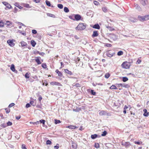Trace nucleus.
Masks as SVG:
<instances>
[{
    "instance_id": "obj_1",
    "label": "nucleus",
    "mask_w": 149,
    "mask_h": 149,
    "mask_svg": "<svg viewBox=\"0 0 149 149\" xmlns=\"http://www.w3.org/2000/svg\"><path fill=\"white\" fill-rule=\"evenodd\" d=\"M86 25L84 23H80L76 28V29L78 30H81L85 29Z\"/></svg>"
},
{
    "instance_id": "obj_2",
    "label": "nucleus",
    "mask_w": 149,
    "mask_h": 149,
    "mask_svg": "<svg viewBox=\"0 0 149 149\" xmlns=\"http://www.w3.org/2000/svg\"><path fill=\"white\" fill-rule=\"evenodd\" d=\"M122 67L125 69H128L130 66V63L127 62H123L121 65Z\"/></svg>"
},
{
    "instance_id": "obj_3",
    "label": "nucleus",
    "mask_w": 149,
    "mask_h": 149,
    "mask_svg": "<svg viewBox=\"0 0 149 149\" xmlns=\"http://www.w3.org/2000/svg\"><path fill=\"white\" fill-rule=\"evenodd\" d=\"M122 145L124 146L126 148H128L130 147V144L129 142H125V141H122L121 143Z\"/></svg>"
},
{
    "instance_id": "obj_4",
    "label": "nucleus",
    "mask_w": 149,
    "mask_h": 149,
    "mask_svg": "<svg viewBox=\"0 0 149 149\" xmlns=\"http://www.w3.org/2000/svg\"><path fill=\"white\" fill-rule=\"evenodd\" d=\"M50 84L52 85H56L59 86H61L62 85L59 82L56 81H52L50 83Z\"/></svg>"
},
{
    "instance_id": "obj_5",
    "label": "nucleus",
    "mask_w": 149,
    "mask_h": 149,
    "mask_svg": "<svg viewBox=\"0 0 149 149\" xmlns=\"http://www.w3.org/2000/svg\"><path fill=\"white\" fill-rule=\"evenodd\" d=\"M7 43L11 47L13 46L15 44L13 42V41L10 40H9L7 41Z\"/></svg>"
},
{
    "instance_id": "obj_6",
    "label": "nucleus",
    "mask_w": 149,
    "mask_h": 149,
    "mask_svg": "<svg viewBox=\"0 0 149 149\" xmlns=\"http://www.w3.org/2000/svg\"><path fill=\"white\" fill-rule=\"evenodd\" d=\"M2 3L8 9H10L12 7L9 4L6 2H3Z\"/></svg>"
},
{
    "instance_id": "obj_7",
    "label": "nucleus",
    "mask_w": 149,
    "mask_h": 149,
    "mask_svg": "<svg viewBox=\"0 0 149 149\" xmlns=\"http://www.w3.org/2000/svg\"><path fill=\"white\" fill-rule=\"evenodd\" d=\"M74 17L76 20L78 21L81 19V16L79 14H76L75 15Z\"/></svg>"
},
{
    "instance_id": "obj_8",
    "label": "nucleus",
    "mask_w": 149,
    "mask_h": 149,
    "mask_svg": "<svg viewBox=\"0 0 149 149\" xmlns=\"http://www.w3.org/2000/svg\"><path fill=\"white\" fill-rule=\"evenodd\" d=\"M114 53H112L109 52H107L106 53V55L108 57H111L113 56Z\"/></svg>"
},
{
    "instance_id": "obj_9",
    "label": "nucleus",
    "mask_w": 149,
    "mask_h": 149,
    "mask_svg": "<svg viewBox=\"0 0 149 149\" xmlns=\"http://www.w3.org/2000/svg\"><path fill=\"white\" fill-rule=\"evenodd\" d=\"M98 35V33L97 31H94L93 32V33L92 35L93 37H97Z\"/></svg>"
},
{
    "instance_id": "obj_10",
    "label": "nucleus",
    "mask_w": 149,
    "mask_h": 149,
    "mask_svg": "<svg viewBox=\"0 0 149 149\" xmlns=\"http://www.w3.org/2000/svg\"><path fill=\"white\" fill-rule=\"evenodd\" d=\"M77 148V144L74 143H72L71 147V149H76Z\"/></svg>"
},
{
    "instance_id": "obj_11",
    "label": "nucleus",
    "mask_w": 149,
    "mask_h": 149,
    "mask_svg": "<svg viewBox=\"0 0 149 149\" xmlns=\"http://www.w3.org/2000/svg\"><path fill=\"white\" fill-rule=\"evenodd\" d=\"M143 111L144 112L143 115L144 116H148L149 115V112H148L147 110L146 109H144Z\"/></svg>"
},
{
    "instance_id": "obj_12",
    "label": "nucleus",
    "mask_w": 149,
    "mask_h": 149,
    "mask_svg": "<svg viewBox=\"0 0 149 149\" xmlns=\"http://www.w3.org/2000/svg\"><path fill=\"white\" fill-rule=\"evenodd\" d=\"M30 103L33 106H35L36 104V100H35L34 101H31Z\"/></svg>"
},
{
    "instance_id": "obj_13",
    "label": "nucleus",
    "mask_w": 149,
    "mask_h": 149,
    "mask_svg": "<svg viewBox=\"0 0 149 149\" xmlns=\"http://www.w3.org/2000/svg\"><path fill=\"white\" fill-rule=\"evenodd\" d=\"M19 44H21V45L22 47L25 46L27 45L26 43L23 41L20 42Z\"/></svg>"
},
{
    "instance_id": "obj_14",
    "label": "nucleus",
    "mask_w": 149,
    "mask_h": 149,
    "mask_svg": "<svg viewBox=\"0 0 149 149\" xmlns=\"http://www.w3.org/2000/svg\"><path fill=\"white\" fill-rule=\"evenodd\" d=\"M93 27V28L97 29H100V26H99V25L97 24H96L95 25H94Z\"/></svg>"
},
{
    "instance_id": "obj_15",
    "label": "nucleus",
    "mask_w": 149,
    "mask_h": 149,
    "mask_svg": "<svg viewBox=\"0 0 149 149\" xmlns=\"http://www.w3.org/2000/svg\"><path fill=\"white\" fill-rule=\"evenodd\" d=\"M14 5L20 9H22L23 8L22 7L19 6V3L17 2L15 3L14 4Z\"/></svg>"
},
{
    "instance_id": "obj_16",
    "label": "nucleus",
    "mask_w": 149,
    "mask_h": 149,
    "mask_svg": "<svg viewBox=\"0 0 149 149\" xmlns=\"http://www.w3.org/2000/svg\"><path fill=\"white\" fill-rule=\"evenodd\" d=\"M106 114V112L105 111L102 110L100 112L99 114L100 116L104 115Z\"/></svg>"
},
{
    "instance_id": "obj_17",
    "label": "nucleus",
    "mask_w": 149,
    "mask_h": 149,
    "mask_svg": "<svg viewBox=\"0 0 149 149\" xmlns=\"http://www.w3.org/2000/svg\"><path fill=\"white\" fill-rule=\"evenodd\" d=\"M135 8H136L137 9L139 10L140 11L141 10V8L139 6V5L137 4H135L134 6Z\"/></svg>"
},
{
    "instance_id": "obj_18",
    "label": "nucleus",
    "mask_w": 149,
    "mask_h": 149,
    "mask_svg": "<svg viewBox=\"0 0 149 149\" xmlns=\"http://www.w3.org/2000/svg\"><path fill=\"white\" fill-rule=\"evenodd\" d=\"M66 127L68 128H69L70 129H75L77 127L76 126L71 125Z\"/></svg>"
},
{
    "instance_id": "obj_19",
    "label": "nucleus",
    "mask_w": 149,
    "mask_h": 149,
    "mask_svg": "<svg viewBox=\"0 0 149 149\" xmlns=\"http://www.w3.org/2000/svg\"><path fill=\"white\" fill-rule=\"evenodd\" d=\"M65 73H68L70 75H72V73L71 71H69L67 69L65 70Z\"/></svg>"
},
{
    "instance_id": "obj_20",
    "label": "nucleus",
    "mask_w": 149,
    "mask_h": 149,
    "mask_svg": "<svg viewBox=\"0 0 149 149\" xmlns=\"http://www.w3.org/2000/svg\"><path fill=\"white\" fill-rule=\"evenodd\" d=\"M55 72L58 74V76H62V73L60 72L58 70H56Z\"/></svg>"
},
{
    "instance_id": "obj_21",
    "label": "nucleus",
    "mask_w": 149,
    "mask_h": 149,
    "mask_svg": "<svg viewBox=\"0 0 149 149\" xmlns=\"http://www.w3.org/2000/svg\"><path fill=\"white\" fill-rule=\"evenodd\" d=\"M10 69L13 72H14L15 71V66L14 65L12 64L11 65V66L10 67Z\"/></svg>"
},
{
    "instance_id": "obj_22",
    "label": "nucleus",
    "mask_w": 149,
    "mask_h": 149,
    "mask_svg": "<svg viewBox=\"0 0 149 149\" xmlns=\"http://www.w3.org/2000/svg\"><path fill=\"white\" fill-rule=\"evenodd\" d=\"M143 17L144 21L147 20L149 19V15H146Z\"/></svg>"
},
{
    "instance_id": "obj_23",
    "label": "nucleus",
    "mask_w": 149,
    "mask_h": 149,
    "mask_svg": "<svg viewBox=\"0 0 149 149\" xmlns=\"http://www.w3.org/2000/svg\"><path fill=\"white\" fill-rule=\"evenodd\" d=\"M31 44L33 47H34L36 44V43L33 40H31Z\"/></svg>"
},
{
    "instance_id": "obj_24",
    "label": "nucleus",
    "mask_w": 149,
    "mask_h": 149,
    "mask_svg": "<svg viewBox=\"0 0 149 149\" xmlns=\"http://www.w3.org/2000/svg\"><path fill=\"white\" fill-rule=\"evenodd\" d=\"M143 16H139L138 19L141 21H144Z\"/></svg>"
},
{
    "instance_id": "obj_25",
    "label": "nucleus",
    "mask_w": 149,
    "mask_h": 149,
    "mask_svg": "<svg viewBox=\"0 0 149 149\" xmlns=\"http://www.w3.org/2000/svg\"><path fill=\"white\" fill-rule=\"evenodd\" d=\"M47 15L48 16H49L50 17H51L53 18H55L56 17L55 15L52 14L47 13Z\"/></svg>"
},
{
    "instance_id": "obj_26",
    "label": "nucleus",
    "mask_w": 149,
    "mask_h": 149,
    "mask_svg": "<svg viewBox=\"0 0 149 149\" xmlns=\"http://www.w3.org/2000/svg\"><path fill=\"white\" fill-rule=\"evenodd\" d=\"M45 3H46V5L47 6H51L50 2L49 1L47 0H46L45 1Z\"/></svg>"
},
{
    "instance_id": "obj_27",
    "label": "nucleus",
    "mask_w": 149,
    "mask_h": 149,
    "mask_svg": "<svg viewBox=\"0 0 149 149\" xmlns=\"http://www.w3.org/2000/svg\"><path fill=\"white\" fill-rule=\"evenodd\" d=\"M97 137V135L96 134H95L94 135H91V137L93 139H94L96 138Z\"/></svg>"
},
{
    "instance_id": "obj_28",
    "label": "nucleus",
    "mask_w": 149,
    "mask_h": 149,
    "mask_svg": "<svg viewBox=\"0 0 149 149\" xmlns=\"http://www.w3.org/2000/svg\"><path fill=\"white\" fill-rule=\"evenodd\" d=\"M110 89H117V88L116 86H115L114 85H112L110 87Z\"/></svg>"
},
{
    "instance_id": "obj_29",
    "label": "nucleus",
    "mask_w": 149,
    "mask_h": 149,
    "mask_svg": "<svg viewBox=\"0 0 149 149\" xmlns=\"http://www.w3.org/2000/svg\"><path fill=\"white\" fill-rule=\"evenodd\" d=\"M64 11L65 13H68L69 11V10L68 8L66 7H65L64 8Z\"/></svg>"
},
{
    "instance_id": "obj_30",
    "label": "nucleus",
    "mask_w": 149,
    "mask_h": 149,
    "mask_svg": "<svg viewBox=\"0 0 149 149\" xmlns=\"http://www.w3.org/2000/svg\"><path fill=\"white\" fill-rule=\"evenodd\" d=\"M107 134V132L106 131H104L103 132H102V134H101V136H105Z\"/></svg>"
},
{
    "instance_id": "obj_31",
    "label": "nucleus",
    "mask_w": 149,
    "mask_h": 149,
    "mask_svg": "<svg viewBox=\"0 0 149 149\" xmlns=\"http://www.w3.org/2000/svg\"><path fill=\"white\" fill-rule=\"evenodd\" d=\"M128 80V78L126 77H123V81L124 82H126Z\"/></svg>"
},
{
    "instance_id": "obj_32",
    "label": "nucleus",
    "mask_w": 149,
    "mask_h": 149,
    "mask_svg": "<svg viewBox=\"0 0 149 149\" xmlns=\"http://www.w3.org/2000/svg\"><path fill=\"white\" fill-rule=\"evenodd\" d=\"M140 1L141 4L143 6L145 5L146 3L145 1H144L143 0H140Z\"/></svg>"
},
{
    "instance_id": "obj_33",
    "label": "nucleus",
    "mask_w": 149,
    "mask_h": 149,
    "mask_svg": "<svg viewBox=\"0 0 149 149\" xmlns=\"http://www.w3.org/2000/svg\"><path fill=\"white\" fill-rule=\"evenodd\" d=\"M58 7L60 9H62L63 8V5L61 4H58L57 5Z\"/></svg>"
},
{
    "instance_id": "obj_34",
    "label": "nucleus",
    "mask_w": 149,
    "mask_h": 149,
    "mask_svg": "<svg viewBox=\"0 0 149 149\" xmlns=\"http://www.w3.org/2000/svg\"><path fill=\"white\" fill-rule=\"evenodd\" d=\"M12 24V23L10 22L9 21H6V24L7 25V26L10 25Z\"/></svg>"
},
{
    "instance_id": "obj_35",
    "label": "nucleus",
    "mask_w": 149,
    "mask_h": 149,
    "mask_svg": "<svg viewBox=\"0 0 149 149\" xmlns=\"http://www.w3.org/2000/svg\"><path fill=\"white\" fill-rule=\"evenodd\" d=\"M123 54V52L122 51H120L119 52H118V53L117 54L118 56H120V55H122Z\"/></svg>"
},
{
    "instance_id": "obj_36",
    "label": "nucleus",
    "mask_w": 149,
    "mask_h": 149,
    "mask_svg": "<svg viewBox=\"0 0 149 149\" xmlns=\"http://www.w3.org/2000/svg\"><path fill=\"white\" fill-rule=\"evenodd\" d=\"M55 123L56 124H57L61 123V121L60 120H55L54 121Z\"/></svg>"
},
{
    "instance_id": "obj_37",
    "label": "nucleus",
    "mask_w": 149,
    "mask_h": 149,
    "mask_svg": "<svg viewBox=\"0 0 149 149\" xmlns=\"http://www.w3.org/2000/svg\"><path fill=\"white\" fill-rule=\"evenodd\" d=\"M110 74L109 73H107L105 75V77L106 78H108L110 76Z\"/></svg>"
},
{
    "instance_id": "obj_38",
    "label": "nucleus",
    "mask_w": 149,
    "mask_h": 149,
    "mask_svg": "<svg viewBox=\"0 0 149 149\" xmlns=\"http://www.w3.org/2000/svg\"><path fill=\"white\" fill-rule=\"evenodd\" d=\"M36 61L38 64H40L41 63L40 60L38 58L36 59Z\"/></svg>"
},
{
    "instance_id": "obj_39",
    "label": "nucleus",
    "mask_w": 149,
    "mask_h": 149,
    "mask_svg": "<svg viewBox=\"0 0 149 149\" xmlns=\"http://www.w3.org/2000/svg\"><path fill=\"white\" fill-rule=\"evenodd\" d=\"M51 143H52V142H51V141L49 140H47L46 142V144L47 145H49V144L50 145L51 144Z\"/></svg>"
},
{
    "instance_id": "obj_40",
    "label": "nucleus",
    "mask_w": 149,
    "mask_h": 149,
    "mask_svg": "<svg viewBox=\"0 0 149 149\" xmlns=\"http://www.w3.org/2000/svg\"><path fill=\"white\" fill-rule=\"evenodd\" d=\"M4 25V23L2 21H0V27H3Z\"/></svg>"
},
{
    "instance_id": "obj_41",
    "label": "nucleus",
    "mask_w": 149,
    "mask_h": 149,
    "mask_svg": "<svg viewBox=\"0 0 149 149\" xmlns=\"http://www.w3.org/2000/svg\"><path fill=\"white\" fill-rule=\"evenodd\" d=\"M102 10L104 12H106L107 11V8L106 7H103L102 8Z\"/></svg>"
},
{
    "instance_id": "obj_42",
    "label": "nucleus",
    "mask_w": 149,
    "mask_h": 149,
    "mask_svg": "<svg viewBox=\"0 0 149 149\" xmlns=\"http://www.w3.org/2000/svg\"><path fill=\"white\" fill-rule=\"evenodd\" d=\"M134 143L136 144H138V145H140L142 143V142L141 141L140 142H137L136 141H135L134 142Z\"/></svg>"
},
{
    "instance_id": "obj_43",
    "label": "nucleus",
    "mask_w": 149,
    "mask_h": 149,
    "mask_svg": "<svg viewBox=\"0 0 149 149\" xmlns=\"http://www.w3.org/2000/svg\"><path fill=\"white\" fill-rule=\"evenodd\" d=\"M42 66L44 68H47V65L43 63L42 64Z\"/></svg>"
},
{
    "instance_id": "obj_44",
    "label": "nucleus",
    "mask_w": 149,
    "mask_h": 149,
    "mask_svg": "<svg viewBox=\"0 0 149 149\" xmlns=\"http://www.w3.org/2000/svg\"><path fill=\"white\" fill-rule=\"evenodd\" d=\"M0 126L1 127H2L3 128H5V127H6L7 125H6L5 124V123H3V124H2Z\"/></svg>"
},
{
    "instance_id": "obj_45",
    "label": "nucleus",
    "mask_w": 149,
    "mask_h": 149,
    "mask_svg": "<svg viewBox=\"0 0 149 149\" xmlns=\"http://www.w3.org/2000/svg\"><path fill=\"white\" fill-rule=\"evenodd\" d=\"M12 125V122H11L10 121H8L7 123V125H6L7 126H10V125Z\"/></svg>"
},
{
    "instance_id": "obj_46",
    "label": "nucleus",
    "mask_w": 149,
    "mask_h": 149,
    "mask_svg": "<svg viewBox=\"0 0 149 149\" xmlns=\"http://www.w3.org/2000/svg\"><path fill=\"white\" fill-rule=\"evenodd\" d=\"M59 145L57 144L56 146H54V148L55 149H58L59 147Z\"/></svg>"
},
{
    "instance_id": "obj_47",
    "label": "nucleus",
    "mask_w": 149,
    "mask_h": 149,
    "mask_svg": "<svg viewBox=\"0 0 149 149\" xmlns=\"http://www.w3.org/2000/svg\"><path fill=\"white\" fill-rule=\"evenodd\" d=\"M24 7L27 8H30L29 5L28 4H24Z\"/></svg>"
},
{
    "instance_id": "obj_48",
    "label": "nucleus",
    "mask_w": 149,
    "mask_h": 149,
    "mask_svg": "<svg viewBox=\"0 0 149 149\" xmlns=\"http://www.w3.org/2000/svg\"><path fill=\"white\" fill-rule=\"evenodd\" d=\"M32 33H33L35 34L37 33V31L36 30L33 29L32 31Z\"/></svg>"
},
{
    "instance_id": "obj_49",
    "label": "nucleus",
    "mask_w": 149,
    "mask_h": 149,
    "mask_svg": "<svg viewBox=\"0 0 149 149\" xmlns=\"http://www.w3.org/2000/svg\"><path fill=\"white\" fill-rule=\"evenodd\" d=\"M40 123H42L43 124H44L45 122V120H40Z\"/></svg>"
},
{
    "instance_id": "obj_50",
    "label": "nucleus",
    "mask_w": 149,
    "mask_h": 149,
    "mask_svg": "<svg viewBox=\"0 0 149 149\" xmlns=\"http://www.w3.org/2000/svg\"><path fill=\"white\" fill-rule=\"evenodd\" d=\"M25 77L27 78H29V74L28 73H26L25 74Z\"/></svg>"
},
{
    "instance_id": "obj_51",
    "label": "nucleus",
    "mask_w": 149,
    "mask_h": 149,
    "mask_svg": "<svg viewBox=\"0 0 149 149\" xmlns=\"http://www.w3.org/2000/svg\"><path fill=\"white\" fill-rule=\"evenodd\" d=\"M91 93L93 95H95L96 94L95 92L93 90H91Z\"/></svg>"
},
{
    "instance_id": "obj_52",
    "label": "nucleus",
    "mask_w": 149,
    "mask_h": 149,
    "mask_svg": "<svg viewBox=\"0 0 149 149\" xmlns=\"http://www.w3.org/2000/svg\"><path fill=\"white\" fill-rule=\"evenodd\" d=\"M94 3L95 5H98L99 4V2L98 1H94Z\"/></svg>"
},
{
    "instance_id": "obj_53",
    "label": "nucleus",
    "mask_w": 149,
    "mask_h": 149,
    "mask_svg": "<svg viewBox=\"0 0 149 149\" xmlns=\"http://www.w3.org/2000/svg\"><path fill=\"white\" fill-rule=\"evenodd\" d=\"M14 105H15V104L14 103H12L9 104L8 107H9L10 108V107H12L13 106H14Z\"/></svg>"
},
{
    "instance_id": "obj_54",
    "label": "nucleus",
    "mask_w": 149,
    "mask_h": 149,
    "mask_svg": "<svg viewBox=\"0 0 149 149\" xmlns=\"http://www.w3.org/2000/svg\"><path fill=\"white\" fill-rule=\"evenodd\" d=\"M22 149H26L25 145L24 144L22 145Z\"/></svg>"
},
{
    "instance_id": "obj_55",
    "label": "nucleus",
    "mask_w": 149,
    "mask_h": 149,
    "mask_svg": "<svg viewBox=\"0 0 149 149\" xmlns=\"http://www.w3.org/2000/svg\"><path fill=\"white\" fill-rule=\"evenodd\" d=\"M30 106H31V105L29 103L27 104L26 106V107L27 108L30 107Z\"/></svg>"
},
{
    "instance_id": "obj_56",
    "label": "nucleus",
    "mask_w": 149,
    "mask_h": 149,
    "mask_svg": "<svg viewBox=\"0 0 149 149\" xmlns=\"http://www.w3.org/2000/svg\"><path fill=\"white\" fill-rule=\"evenodd\" d=\"M75 86L76 87H81L80 85V84L79 83H77V84H75Z\"/></svg>"
},
{
    "instance_id": "obj_57",
    "label": "nucleus",
    "mask_w": 149,
    "mask_h": 149,
    "mask_svg": "<svg viewBox=\"0 0 149 149\" xmlns=\"http://www.w3.org/2000/svg\"><path fill=\"white\" fill-rule=\"evenodd\" d=\"M99 145L98 143H95V147L97 148H98L99 147Z\"/></svg>"
},
{
    "instance_id": "obj_58",
    "label": "nucleus",
    "mask_w": 149,
    "mask_h": 149,
    "mask_svg": "<svg viewBox=\"0 0 149 149\" xmlns=\"http://www.w3.org/2000/svg\"><path fill=\"white\" fill-rule=\"evenodd\" d=\"M118 86L119 87H120V86L122 87L123 86V84H118Z\"/></svg>"
},
{
    "instance_id": "obj_59",
    "label": "nucleus",
    "mask_w": 149,
    "mask_h": 149,
    "mask_svg": "<svg viewBox=\"0 0 149 149\" xmlns=\"http://www.w3.org/2000/svg\"><path fill=\"white\" fill-rule=\"evenodd\" d=\"M19 33H22V35L24 36H25L26 34L25 33L24 31L23 33L22 31H20Z\"/></svg>"
},
{
    "instance_id": "obj_60",
    "label": "nucleus",
    "mask_w": 149,
    "mask_h": 149,
    "mask_svg": "<svg viewBox=\"0 0 149 149\" xmlns=\"http://www.w3.org/2000/svg\"><path fill=\"white\" fill-rule=\"evenodd\" d=\"M20 118H21V116H16V119L18 120Z\"/></svg>"
},
{
    "instance_id": "obj_61",
    "label": "nucleus",
    "mask_w": 149,
    "mask_h": 149,
    "mask_svg": "<svg viewBox=\"0 0 149 149\" xmlns=\"http://www.w3.org/2000/svg\"><path fill=\"white\" fill-rule=\"evenodd\" d=\"M129 108V107L126 105H125L124 108V109H125L126 110L127 109H128Z\"/></svg>"
},
{
    "instance_id": "obj_62",
    "label": "nucleus",
    "mask_w": 149,
    "mask_h": 149,
    "mask_svg": "<svg viewBox=\"0 0 149 149\" xmlns=\"http://www.w3.org/2000/svg\"><path fill=\"white\" fill-rule=\"evenodd\" d=\"M124 87H125V88H128L129 87V85L127 84H126L125 85H124L123 84V86Z\"/></svg>"
},
{
    "instance_id": "obj_63",
    "label": "nucleus",
    "mask_w": 149,
    "mask_h": 149,
    "mask_svg": "<svg viewBox=\"0 0 149 149\" xmlns=\"http://www.w3.org/2000/svg\"><path fill=\"white\" fill-rule=\"evenodd\" d=\"M5 110H6V112L7 113H9L10 111V109H5Z\"/></svg>"
},
{
    "instance_id": "obj_64",
    "label": "nucleus",
    "mask_w": 149,
    "mask_h": 149,
    "mask_svg": "<svg viewBox=\"0 0 149 149\" xmlns=\"http://www.w3.org/2000/svg\"><path fill=\"white\" fill-rule=\"evenodd\" d=\"M42 99V97L41 96H40L38 98V100H39L40 102L41 100Z\"/></svg>"
}]
</instances>
